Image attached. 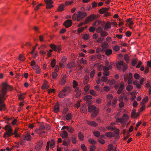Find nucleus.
Returning <instances> with one entry per match:
<instances>
[{
	"mask_svg": "<svg viewBox=\"0 0 151 151\" xmlns=\"http://www.w3.org/2000/svg\"><path fill=\"white\" fill-rule=\"evenodd\" d=\"M55 142L53 140H52L50 142V145L51 148H53L55 146Z\"/></svg>",
	"mask_w": 151,
	"mask_h": 151,
	"instance_id": "obj_34",
	"label": "nucleus"
},
{
	"mask_svg": "<svg viewBox=\"0 0 151 151\" xmlns=\"http://www.w3.org/2000/svg\"><path fill=\"white\" fill-rule=\"evenodd\" d=\"M96 107L94 105H90L88 107V111L90 112H92L96 111Z\"/></svg>",
	"mask_w": 151,
	"mask_h": 151,
	"instance_id": "obj_17",
	"label": "nucleus"
},
{
	"mask_svg": "<svg viewBox=\"0 0 151 151\" xmlns=\"http://www.w3.org/2000/svg\"><path fill=\"white\" fill-rule=\"evenodd\" d=\"M68 133L65 130H64L60 134V136L63 139L67 138L68 137Z\"/></svg>",
	"mask_w": 151,
	"mask_h": 151,
	"instance_id": "obj_19",
	"label": "nucleus"
},
{
	"mask_svg": "<svg viewBox=\"0 0 151 151\" xmlns=\"http://www.w3.org/2000/svg\"><path fill=\"white\" fill-rule=\"evenodd\" d=\"M112 53V50L111 49H108L106 50L105 51V54H106L108 55L109 56Z\"/></svg>",
	"mask_w": 151,
	"mask_h": 151,
	"instance_id": "obj_42",
	"label": "nucleus"
},
{
	"mask_svg": "<svg viewBox=\"0 0 151 151\" xmlns=\"http://www.w3.org/2000/svg\"><path fill=\"white\" fill-rule=\"evenodd\" d=\"M136 93L137 92L135 91H133L130 93V94L132 96L130 98L131 100L133 101L136 98L135 95Z\"/></svg>",
	"mask_w": 151,
	"mask_h": 151,
	"instance_id": "obj_23",
	"label": "nucleus"
},
{
	"mask_svg": "<svg viewBox=\"0 0 151 151\" xmlns=\"http://www.w3.org/2000/svg\"><path fill=\"white\" fill-rule=\"evenodd\" d=\"M23 138L24 140L29 141L31 140V137L30 134L29 133H27L23 135Z\"/></svg>",
	"mask_w": 151,
	"mask_h": 151,
	"instance_id": "obj_14",
	"label": "nucleus"
},
{
	"mask_svg": "<svg viewBox=\"0 0 151 151\" xmlns=\"http://www.w3.org/2000/svg\"><path fill=\"white\" fill-rule=\"evenodd\" d=\"M133 88V87L132 85L129 84L126 87V89L127 91H131Z\"/></svg>",
	"mask_w": 151,
	"mask_h": 151,
	"instance_id": "obj_35",
	"label": "nucleus"
},
{
	"mask_svg": "<svg viewBox=\"0 0 151 151\" xmlns=\"http://www.w3.org/2000/svg\"><path fill=\"white\" fill-rule=\"evenodd\" d=\"M81 110L83 113H85L86 111V108L84 105H83L81 108Z\"/></svg>",
	"mask_w": 151,
	"mask_h": 151,
	"instance_id": "obj_52",
	"label": "nucleus"
},
{
	"mask_svg": "<svg viewBox=\"0 0 151 151\" xmlns=\"http://www.w3.org/2000/svg\"><path fill=\"white\" fill-rule=\"evenodd\" d=\"M132 19V18H129L128 19L127 21H126V22H128L129 23L128 25L131 26L132 25L134 24L133 22L132 21H131V20Z\"/></svg>",
	"mask_w": 151,
	"mask_h": 151,
	"instance_id": "obj_47",
	"label": "nucleus"
},
{
	"mask_svg": "<svg viewBox=\"0 0 151 151\" xmlns=\"http://www.w3.org/2000/svg\"><path fill=\"white\" fill-rule=\"evenodd\" d=\"M50 47L53 49V50L58 52H60L61 50L60 46H56L54 44H51L50 45Z\"/></svg>",
	"mask_w": 151,
	"mask_h": 151,
	"instance_id": "obj_12",
	"label": "nucleus"
},
{
	"mask_svg": "<svg viewBox=\"0 0 151 151\" xmlns=\"http://www.w3.org/2000/svg\"><path fill=\"white\" fill-rule=\"evenodd\" d=\"M140 76L137 73H135L134 75V77L136 79H139L140 78Z\"/></svg>",
	"mask_w": 151,
	"mask_h": 151,
	"instance_id": "obj_64",
	"label": "nucleus"
},
{
	"mask_svg": "<svg viewBox=\"0 0 151 151\" xmlns=\"http://www.w3.org/2000/svg\"><path fill=\"white\" fill-rule=\"evenodd\" d=\"M89 92L90 94L93 96H97V93L93 90H90Z\"/></svg>",
	"mask_w": 151,
	"mask_h": 151,
	"instance_id": "obj_38",
	"label": "nucleus"
},
{
	"mask_svg": "<svg viewBox=\"0 0 151 151\" xmlns=\"http://www.w3.org/2000/svg\"><path fill=\"white\" fill-rule=\"evenodd\" d=\"M113 149V146L112 145H109L108 147V149L107 150L109 151H112Z\"/></svg>",
	"mask_w": 151,
	"mask_h": 151,
	"instance_id": "obj_60",
	"label": "nucleus"
},
{
	"mask_svg": "<svg viewBox=\"0 0 151 151\" xmlns=\"http://www.w3.org/2000/svg\"><path fill=\"white\" fill-rule=\"evenodd\" d=\"M72 115L70 113L68 114L65 116V118L67 120H70L72 119Z\"/></svg>",
	"mask_w": 151,
	"mask_h": 151,
	"instance_id": "obj_27",
	"label": "nucleus"
},
{
	"mask_svg": "<svg viewBox=\"0 0 151 151\" xmlns=\"http://www.w3.org/2000/svg\"><path fill=\"white\" fill-rule=\"evenodd\" d=\"M92 98V97L90 95H88L85 96L84 98V99L86 101H89Z\"/></svg>",
	"mask_w": 151,
	"mask_h": 151,
	"instance_id": "obj_33",
	"label": "nucleus"
},
{
	"mask_svg": "<svg viewBox=\"0 0 151 151\" xmlns=\"http://www.w3.org/2000/svg\"><path fill=\"white\" fill-rule=\"evenodd\" d=\"M87 15V14L84 12L78 11L73 15L72 19L73 21L76 20L79 22L83 19Z\"/></svg>",
	"mask_w": 151,
	"mask_h": 151,
	"instance_id": "obj_2",
	"label": "nucleus"
},
{
	"mask_svg": "<svg viewBox=\"0 0 151 151\" xmlns=\"http://www.w3.org/2000/svg\"><path fill=\"white\" fill-rule=\"evenodd\" d=\"M78 86V83L76 81L74 80L73 83V88H75L76 87H77Z\"/></svg>",
	"mask_w": 151,
	"mask_h": 151,
	"instance_id": "obj_57",
	"label": "nucleus"
},
{
	"mask_svg": "<svg viewBox=\"0 0 151 151\" xmlns=\"http://www.w3.org/2000/svg\"><path fill=\"white\" fill-rule=\"evenodd\" d=\"M25 93H22L19 96V99L20 100H23L25 98Z\"/></svg>",
	"mask_w": 151,
	"mask_h": 151,
	"instance_id": "obj_39",
	"label": "nucleus"
},
{
	"mask_svg": "<svg viewBox=\"0 0 151 151\" xmlns=\"http://www.w3.org/2000/svg\"><path fill=\"white\" fill-rule=\"evenodd\" d=\"M17 120L16 119H14L13 120L12 122H11V124L13 126L17 125Z\"/></svg>",
	"mask_w": 151,
	"mask_h": 151,
	"instance_id": "obj_50",
	"label": "nucleus"
},
{
	"mask_svg": "<svg viewBox=\"0 0 151 151\" xmlns=\"http://www.w3.org/2000/svg\"><path fill=\"white\" fill-rule=\"evenodd\" d=\"M96 32L97 33H100L102 30V28L101 26H99L96 29Z\"/></svg>",
	"mask_w": 151,
	"mask_h": 151,
	"instance_id": "obj_53",
	"label": "nucleus"
},
{
	"mask_svg": "<svg viewBox=\"0 0 151 151\" xmlns=\"http://www.w3.org/2000/svg\"><path fill=\"white\" fill-rule=\"evenodd\" d=\"M148 101V97L147 96H146L145 98L143 99L142 102H141V104L142 105H144Z\"/></svg>",
	"mask_w": 151,
	"mask_h": 151,
	"instance_id": "obj_31",
	"label": "nucleus"
},
{
	"mask_svg": "<svg viewBox=\"0 0 151 151\" xmlns=\"http://www.w3.org/2000/svg\"><path fill=\"white\" fill-rule=\"evenodd\" d=\"M111 27V22H108L106 24L105 26V29H108L110 28Z\"/></svg>",
	"mask_w": 151,
	"mask_h": 151,
	"instance_id": "obj_28",
	"label": "nucleus"
},
{
	"mask_svg": "<svg viewBox=\"0 0 151 151\" xmlns=\"http://www.w3.org/2000/svg\"><path fill=\"white\" fill-rule=\"evenodd\" d=\"M75 65L74 63L73 62H69L67 65V67L68 68H73Z\"/></svg>",
	"mask_w": 151,
	"mask_h": 151,
	"instance_id": "obj_26",
	"label": "nucleus"
},
{
	"mask_svg": "<svg viewBox=\"0 0 151 151\" xmlns=\"http://www.w3.org/2000/svg\"><path fill=\"white\" fill-rule=\"evenodd\" d=\"M64 5L63 4H61L58 7V10L59 12L62 11L64 9Z\"/></svg>",
	"mask_w": 151,
	"mask_h": 151,
	"instance_id": "obj_32",
	"label": "nucleus"
},
{
	"mask_svg": "<svg viewBox=\"0 0 151 151\" xmlns=\"http://www.w3.org/2000/svg\"><path fill=\"white\" fill-rule=\"evenodd\" d=\"M131 114L132 117L134 118H137L140 114L139 112L137 113L136 112L135 110H133Z\"/></svg>",
	"mask_w": 151,
	"mask_h": 151,
	"instance_id": "obj_20",
	"label": "nucleus"
},
{
	"mask_svg": "<svg viewBox=\"0 0 151 151\" xmlns=\"http://www.w3.org/2000/svg\"><path fill=\"white\" fill-rule=\"evenodd\" d=\"M95 74V71L94 70H93L90 73V76L91 78H93Z\"/></svg>",
	"mask_w": 151,
	"mask_h": 151,
	"instance_id": "obj_59",
	"label": "nucleus"
},
{
	"mask_svg": "<svg viewBox=\"0 0 151 151\" xmlns=\"http://www.w3.org/2000/svg\"><path fill=\"white\" fill-rule=\"evenodd\" d=\"M112 68V66L111 65H109L108 66H104L103 65H100L98 67V69L99 70H103L104 72L103 73V74L105 76H108L109 74V70L111 69Z\"/></svg>",
	"mask_w": 151,
	"mask_h": 151,
	"instance_id": "obj_7",
	"label": "nucleus"
},
{
	"mask_svg": "<svg viewBox=\"0 0 151 151\" xmlns=\"http://www.w3.org/2000/svg\"><path fill=\"white\" fill-rule=\"evenodd\" d=\"M88 142L90 144L93 145H94L96 143V141L95 140L91 138L89 139Z\"/></svg>",
	"mask_w": 151,
	"mask_h": 151,
	"instance_id": "obj_44",
	"label": "nucleus"
},
{
	"mask_svg": "<svg viewBox=\"0 0 151 151\" xmlns=\"http://www.w3.org/2000/svg\"><path fill=\"white\" fill-rule=\"evenodd\" d=\"M43 145L42 140H40L37 144L35 147V149L37 151L40 150L42 148Z\"/></svg>",
	"mask_w": 151,
	"mask_h": 151,
	"instance_id": "obj_13",
	"label": "nucleus"
},
{
	"mask_svg": "<svg viewBox=\"0 0 151 151\" xmlns=\"http://www.w3.org/2000/svg\"><path fill=\"white\" fill-rule=\"evenodd\" d=\"M145 106L143 105L140 108L138 109L139 112L140 113V112H142L145 109Z\"/></svg>",
	"mask_w": 151,
	"mask_h": 151,
	"instance_id": "obj_58",
	"label": "nucleus"
},
{
	"mask_svg": "<svg viewBox=\"0 0 151 151\" xmlns=\"http://www.w3.org/2000/svg\"><path fill=\"white\" fill-rule=\"evenodd\" d=\"M93 134L96 137L99 136L100 135V132L98 131L94 132L93 133Z\"/></svg>",
	"mask_w": 151,
	"mask_h": 151,
	"instance_id": "obj_62",
	"label": "nucleus"
},
{
	"mask_svg": "<svg viewBox=\"0 0 151 151\" xmlns=\"http://www.w3.org/2000/svg\"><path fill=\"white\" fill-rule=\"evenodd\" d=\"M124 58L127 63H128L129 61V57L127 54L125 55L124 56Z\"/></svg>",
	"mask_w": 151,
	"mask_h": 151,
	"instance_id": "obj_61",
	"label": "nucleus"
},
{
	"mask_svg": "<svg viewBox=\"0 0 151 151\" xmlns=\"http://www.w3.org/2000/svg\"><path fill=\"white\" fill-rule=\"evenodd\" d=\"M124 84L123 82H122L120 85L119 88L118 89L117 93L120 94L122 92L124 88Z\"/></svg>",
	"mask_w": 151,
	"mask_h": 151,
	"instance_id": "obj_16",
	"label": "nucleus"
},
{
	"mask_svg": "<svg viewBox=\"0 0 151 151\" xmlns=\"http://www.w3.org/2000/svg\"><path fill=\"white\" fill-rule=\"evenodd\" d=\"M101 23V21L100 20H98L94 22L93 24V26L97 27L99 25V24Z\"/></svg>",
	"mask_w": 151,
	"mask_h": 151,
	"instance_id": "obj_30",
	"label": "nucleus"
},
{
	"mask_svg": "<svg viewBox=\"0 0 151 151\" xmlns=\"http://www.w3.org/2000/svg\"><path fill=\"white\" fill-rule=\"evenodd\" d=\"M98 18V16L94 14H91L90 16L88 17L85 20L84 22H81L78 24V26L80 27L83 24H87L90 22H92L93 20L97 19Z\"/></svg>",
	"mask_w": 151,
	"mask_h": 151,
	"instance_id": "obj_6",
	"label": "nucleus"
},
{
	"mask_svg": "<svg viewBox=\"0 0 151 151\" xmlns=\"http://www.w3.org/2000/svg\"><path fill=\"white\" fill-rule=\"evenodd\" d=\"M56 64V59L53 58L52 60L51 61V66L52 68H54Z\"/></svg>",
	"mask_w": 151,
	"mask_h": 151,
	"instance_id": "obj_37",
	"label": "nucleus"
},
{
	"mask_svg": "<svg viewBox=\"0 0 151 151\" xmlns=\"http://www.w3.org/2000/svg\"><path fill=\"white\" fill-rule=\"evenodd\" d=\"M45 129V127L43 126H41L39 129H36L35 130V132H38V131H41V130H43Z\"/></svg>",
	"mask_w": 151,
	"mask_h": 151,
	"instance_id": "obj_55",
	"label": "nucleus"
},
{
	"mask_svg": "<svg viewBox=\"0 0 151 151\" xmlns=\"http://www.w3.org/2000/svg\"><path fill=\"white\" fill-rule=\"evenodd\" d=\"M72 22L71 20L70 19L67 20L63 23V25L66 27L68 28L71 26Z\"/></svg>",
	"mask_w": 151,
	"mask_h": 151,
	"instance_id": "obj_15",
	"label": "nucleus"
},
{
	"mask_svg": "<svg viewBox=\"0 0 151 151\" xmlns=\"http://www.w3.org/2000/svg\"><path fill=\"white\" fill-rule=\"evenodd\" d=\"M101 46L104 48H106L108 47V44L106 42H104L102 44Z\"/></svg>",
	"mask_w": 151,
	"mask_h": 151,
	"instance_id": "obj_45",
	"label": "nucleus"
},
{
	"mask_svg": "<svg viewBox=\"0 0 151 151\" xmlns=\"http://www.w3.org/2000/svg\"><path fill=\"white\" fill-rule=\"evenodd\" d=\"M59 106L58 105H55L54 107V110L55 113H57L59 111Z\"/></svg>",
	"mask_w": 151,
	"mask_h": 151,
	"instance_id": "obj_49",
	"label": "nucleus"
},
{
	"mask_svg": "<svg viewBox=\"0 0 151 151\" xmlns=\"http://www.w3.org/2000/svg\"><path fill=\"white\" fill-rule=\"evenodd\" d=\"M6 123L8 124L6 125L3 128L6 131L3 135V137L5 139L11 137L13 135L12 129L10 124L8 123V122Z\"/></svg>",
	"mask_w": 151,
	"mask_h": 151,
	"instance_id": "obj_4",
	"label": "nucleus"
},
{
	"mask_svg": "<svg viewBox=\"0 0 151 151\" xmlns=\"http://www.w3.org/2000/svg\"><path fill=\"white\" fill-rule=\"evenodd\" d=\"M6 123L8 124L6 125L3 128L6 131L3 135V137L5 139L11 137L13 135L12 129L10 124L8 123V122Z\"/></svg>",
	"mask_w": 151,
	"mask_h": 151,
	"instance_id": "obj_3",
	"label": "nucleus"
},
{
	"mask_svg": "<svg viewBox=\"0 0 151 151\" xmlns=\"http://www.w3.org/2000/svg\"><path fill=\"white\" fill-rule=\"evenodd\" d=\"M12 90V87L6 83H3L1 86V90L0 91V111H5L6 109V105L4 101L6 99L5 96L6 94L7 89Z\"/></svg>",
	"mask_w": 151,
	"mask_h": 151,
	"instance_id": "obj_1",
	"label": "nucleus"
},
{
	"mask_svg": "<svg viewBox=\"0 0 151 151\" xmlns=\"http://www.w3.org/2000/svg\"><path fill=\"white\" fill-rule=\"evenodd\" d=\"M129 119V116L126 114H124L122 118H117L116 119V123H120L122 126H124L126 124Z\"/></svg>",
	"mask_w": 151,
	"mask_h": 151,
	"instance_id": "obj_5",
	"label": "nucleus"
},
{
	"mask_svg": "<svg viewBox=\"0 0 151 151\" xmlns=\"http://www.w3.org/2000/svg\"><path fill=\"white\" fill-rule=\"evenodd\" d=\"M68 88H64L63 90L59 93L58 94L59 97L61 98L64 97L68 92Z\"/></svg>",
	"mask_w": 151,
	"mask_h": 151,
	"instance_id": "obj_10",
	"label": "nucleus"
},
{
	"mask_svg": "<svg viewBox=\"0 0 151 151\" xmlns=\"http://www.w3.org/2000/svg\"><path fill=\"white\" fill-rule=\"evenodd\" d=\"M44 1L46 4L47 9H50L53 6L52 5L53 2L52 0H45Z\"/></svg>",
	"mask_w": 151,
	"mask_h": 151,
	"instance_id": "obj_11",
	"label": "nucleus"
},
{
	"mask_svg": "<svg viewBox=\"0 0 151 151\" xmlns=\"http://www.w3.org/2000/svg\"><path fill=\"white\" fill-rule=\"evenodd\" d=\"M104 40V38L102 37H100L98 38L97 40V42L99 43H101Z\"/></svg>",
	"mask_w": 151,
	"mask_h": 151,
	"instance_id": "obj_63",
	"label": "nucleus"
},
{
	"mask_svg": "<svg viewBox=\"0 0 151 151\" xmlns=\"http://www.w3.org/2000/svg\"><path fill=\"white\" fill-rule=\"evenodd\" d=\"M105 135L108 137H112L114 135V134L111 132H106L105 134Z\"/></svg>",
	"mask_w": 151,
	"mask_h": 151,
	"instance_id": "obj_41",
	"label": "nucleus"
},
{
	"mask_svg": "<svg viewBox=\"0 0 151 151\" xmlns=\"http://www.w3.org/2000/svg\"><path fill=\"white\" fill-rule=\"evenodd\" d=\"M109 9L108 8H103L99 10V12L101 14H103L109 11Z\"/></svg>",
	"mask_w": 151,
	"mask_h": 151,
	"instance_id": "obj_22",
	"label": "nucleus"
},
{
	"mask_svg": "<svg viewBox=\"0 0 151 151\" xmlns=\"http://www.w3.org/2000/svg\"><path fill=\"white\" fill-rule=\"evenodd\" d=\"M78 136L79 139L81 141H82L83 139V134L81 132H79L78 134Z\"/></svg>",
	"mask_w": 151,
	"mask_h": 151,
	"instance_id": "obj_36",
	"label": "nucleus"
},
{
	"mask_svg": "<svg viewBox=\"0 0 151 151\" xmlns=\"http://www.w3.org/2000/svg\"><path fill=\"white\" fill-rule=\"evenodd\" d=\"M99 112L98 110H97L93 112L91 115V117L92 118H95L98 114Z\"/></svg>",
	"mask_w": 151,
	"mask_h": 151,
	"instance_id": "obj_24",
	"label": "nucleus"
},
{
	"mask_svg": "<svg viewBox=\"0 0 151 151\" xmlns=\"http://www.w3.org/2000/svg\"><path fill=\"white\" fill-rule=\"evenodd\" d=\"M73 2V0H72L71 1H65V5L67 6L69 5L72 4Z\"/></svg>",
	"mask_w": 151,
	"mask_h": 151,
	"instance_id": "obj_29",
	"label": "nucleus"
},
{
	"mask_svg": "<svg viewBox=\"0 0 151 151\" xmlns=\"http://www.w3.org/2000/svg\"><path fill=\"white\" fill-rule=\"evenodd\" d=\"M89 35L88 34H84L83 35V38L85 40L88 39L89 38Z\"/></svg>",
	"mask_w": 151,
	"mask_h": 151,
	"instance_id": "obj_46",
	"label": "nucleus"
},
{
	"mask_svg": "<svg viewBox=\"0 0 151 151\" xmlns=\"http://www.w3.org/2000/svg\"><path fill=\"white\" fill-rule=\"evenodd\" d=\"M89 79V76L88 75H86L85 77L84 80L83 81V83L84 84H87L88 81V80Z\"/></svg>",
	"mask_w": 151,
	"mask_h": 151,
	"instance_id": "obj_40",
	"label": "nucleus"
},
{
	"mask_svg": "<svg viewBox=\"0 0 151 151\" xmlns=\"http://www.w3.org/2000/svg\"><path fill=\"white\" fill-rule=\"evenodd\" d=\"M106 97L108 100L111 101L113 99V96L112 94H109L106 96Z\"/></svg>",
	"mask_w": 151,
	"mask_h": 151,
	"instance_id": "obj_48",
	"label": "nucleus"
},
{
	"mask_svg": "<svg viewBox=\"0 0 151 151\" xmlns=\"http://www.w3.org/2000/svg\"><path fill=\"white\" fill-rule=\"evenodd\" d=\"M124 62L122 60H120L116 64V66L119 70H121L122 68L123 71H125L127 68V64H124Z\"/></svg>",
	"mask_w": 151,
	"mask_h": 151,
	"instance_id": "obj_8",
	"label": "nucleus"
},
{
	"mask_svg": "<svg viewBox=\"0 0 151 151\" xmlns=\"http://www.w3.org/2000/svg\"><path fill=\"white\" fill-rule=\"evenodd\" d=\"M90 88V86L89 85H87L84 88V90L86 92H87L89 90Z\"/></svg>",
	"mask_w": 151,
	"mask_h": 151,
	"instance_id": "obj_54",
	"label": "nucleus"
},
{
	"mask_svg": "<svg viewBox=\"0 0 151 151\" xmlns=\"http://www.w3.org/2000/svg\"><path fill=\"white\" fill-rule=\"evenodd\" d=\"M66 76L65 75H63V77L60 81V83L61 85H64L66 81Z\"/></svg>",
	"mask_w": 151,
	"mask_h": 151,
	"instance_id": "obj_21",
	"label": "nucleus"
},
{
	"mask_svg": "<svg viewBox=\"0 0 151 151\" xmlns=\"http://www.w3.org/2000/svg\"><path fill=\"white\" fill-rule=\"evenodd\" d=\"M48 87L49 86L47 84V81H46L42 86V88L43 89H47Z\"/></svg>",
	"mask_w": 151,
	"mask_h": 151,
	"instance_id": "obj_25",
	"label": "nucleus"
},
{
	"mask_svg": "<svg viewBox=\"0 0 151 151\" xmlns=\"http://www.w3.org/2000/svg\"><path fill=\"white\" fill-rule=\"evenodd\" d=\"M124 80L125 82H126L128 80V84H130L132 83L133 81L132 75L131 73H129L128 76L127 75H124Z\"/></svg>",
	"mask_w": 151,
	"mask_h": 151,
	"instance_id": "obj_9",
	"label": "nucleus"
},
{
	"mask_svg": "<svg viewBox=\"0 0 151 151\" xmlns=\"http://www.w3.org/2000/svg\"><path fill=\"white\" fill-rule=\"evenodd\" d=\"M87 124L89 125L94 127H96L98 124L95 122L93 121L86 120Z\"/></svg>",
	"mask_w": 151,
	"mask_h": 151,
	"instance_id": "obj_18",
	"label": "nucleus"
},
{
	"mask_svg": "<svg viewBox=\"0 0 151 151\" xmlns=\"http://www.w3.org/2000/svg\"><path fill=\"white\" fill-rule=\"evenodd\" d=\"M113 50L117 52L120 49V47L118 45H115L113 47Z\"/></svg>",
	"mask_w": 151,
	"mask_h": 151,
	"instance_id": "obj_51",
	"label": "nucleus"
},
{
	"mask_svg": "<svg viewBox=\"0 0 151 151\" xmlns=\"http://www.w3.org/2000/svg\"><path fill=\"white\" fill-rule=\"evenodd\" d=\"M100 35L103 38V37L106 36L108 35V33L105 31H102L101 32Z\"/></svg>",
	"mask_w": 151,
	"mask_h": 151,
	"instance_id": "obj_43",
	"label": "nucleus"
},
{
	"mask_svg": "<svg viewBox=\"0 0 151 151\" xmlns=\"http://www.w3.org/2000/svg\"><path fill=\"white\" fill-rule=\"evenodd\" d=\"M81 101V100H78L76 104L75 105V107L77 108H78L80 107V103Z\"/></svg>",
	"mask_w": 151,
	"mask_h": 151,
	"instance_id": "obj_56",
	"label": "nucleus"
}]
</instances>
